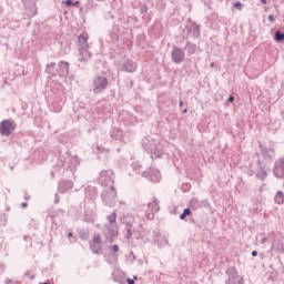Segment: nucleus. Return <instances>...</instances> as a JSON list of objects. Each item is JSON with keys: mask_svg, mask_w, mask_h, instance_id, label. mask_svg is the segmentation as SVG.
I'll use <instances>...</instances> for the list:
<instances>
[{"mask_svg": "<svg viewBox=\"0 0 284 284\" xmlns=\"http://www.w3.org/2000/svg\"><path fill=\"white\" fill-rule=\"evenodd\" d=\"M142 148L145 152L151 154V159H161V156H163V145L152 136L142 139Z\"/></svg>", "mask_w": 284, "mask_h": 284, "instance_id": "nucleus-1", "label": "nucleus"}, {"mask_svg": "<svg viewBox=\"0 0 284 284\" xmlns=\"http://www.w3.org/2000/svg\"><path fill=\"white\" fill-rule=\"evenodd\" d=\"M79 165V158L70 155V153H61L57 162V168H63L64 170H75Z\"/></svg>", "mask_w": 284, "mask_h": 284, "instance_id": "nucleus-2", "label": "nucleus"}, {"mask_svg": "<svg viewBox=\"0 0 284 284\" xmlns=\"http://www.w3.org/2000/svg\"><path fill=\"white\" fill-rule=\"evenodd\" d=\"M101 199L104 202V205H108L109 207H114L116 205V189H114V185H110L106 187L102 194Z\"/></svg>", "mask_w": 284, "mask_h": 284, "instance_id": "nucleus-3", "label": "nucleus"}, {"mask_svg": "<svg viewBox=\"0 0 284 284\" xmlns=\"http://www.w3.org/2000/svg\"><path fill=\"white\" fill-rule=\"evenodd\" d=\"M108 78L95 75L92 82L93 93L101 94L102 92H105V90L108 89Z\"/></svg>", "mask_w": 284, "mask_h": 284, "instance_id": "nucleus-4", "label": "nucleus"}, {"mask_svg": "<svg viewBox=\"0 0 284 284\" xmlns=\"http://www.w3.org/2000/svg\"><path fill=\"white\" fill-rule=\"evenodd\" d=\"M225 274L227 276V280L225 281L226 284H243V283H245V280H243V277L241 275H239V271L234 266L226 268Z\"/></svg>", "mask_w": 284, "mask_h": 284, "instance_id": "nucleus-5", "label": "nucleus"}, {"mask_svg": "<svg viewBox=\"0 0 284 284\" xmlns=\"http://www.w3.org/2000/svg\"><path fill=\"white\" fill-rule=\"evenodd\" d=\"M98 183L104 187L114 185V172L112 170L101 171L98 179Z\"/></svg>", "mask_w": 284, "mask_h": 284, "instance_id": "nucleus-6", "label": "nucleus"}, {"mask_svg": "<svg viewBox=\"0 0 284 284\" xmlns=\"http://www.w3.org/2000/svg\"><path fill=\"white\" fill-rule=\"evenodd\" d=\"M14 130H17V123L12 120H3L0 123V134L2 136H10Z\"/></svg>", "mask_w": 284, "mask_h": 284, "instance_id": "nucleus-7", "label": "nucleus"}, {"mask_svg": "<svg viewBox=\"0 0 284 284\" xmlns=\"http://www.w3.org/2000/svg\"><path fill=\"white\" fill-rule=\"evenodd\" d=\"M102 234L105 237L106 243H112L118 234L116 225L106 224L102 230Z\"/></svg>", "mask_w": 284, "mask_h": 284, "instance_id": "nucleus-8", "label": "nucleus"}, {"mask_svg": "<svg viewBox=\"0 0 284 284\" xmlns=\"http://www.w3.org/2000/svg\"><path fill=\"white\" fill-rule=\"evenodd\" d=\"M159 210H161V206H159V200L153 197L152 202L148 204L146 219L149 221H154V214H156Z\"/></svg>", "mask_w": 284, "mask_h": 284, "instance_id": "nucleus-9", "label": "nucleus"}, {"mask_svg": "<svg viewBox=\"0 0 284 284\" xmlns=\"http://www.w3.org/2000/svg\"><path fill=\"white\" fill-rule=\"evenodd\" d=\"M171 59L173 63H183L185 61V51L174 45L171 52Z\"/></svg>", "mask_w": 284, "mask_h": 284, "instance_id": "nucleus-10", "label": "nucleus"}, {"mask_svg": "<svg viewBox=\"0 0 284 284\" xmlns=\"http://www.w3.org/2000/svg\"><path fill=\"white\" fill-rule=\"evenodd\" d=\"M90 248L93 254H101V234L94 233L90 242Z\"/></svg>", "mask_w": 284, "mask_h": 284, "instance_id": "nucleus-11", "label": "nucleus"}, {"mask_svg": "<svg viewBox=\"0 0 284 284\" xmlns=\"http://www.w3.org/2000/svg\"><path fill=\"white\" fill-rule=\"evenodd\" d=\"M273 174L277 179H284V158H281L275 162Z\"/></svg>", "mask_w": 284, "mask_h": 284, "instance_id": "nucleus-12", "label": "nucleus"}, {"mask_svg": "<svg viewBox=\"0 0 284 284\" xmlns=\"http://www.w3.org/2000/svg\"><path fill=\"white\" fill-rule=\"evenodd\" d=\"M142 176H149L150 181H152L153 183H159V181H161V172L152 169H150V171L142 172Z\"/></svg>", "mask_w": 284, "mask_h": 284, "instance_id": "nucleus-13", "label": "nucleus"}, {"mask_svg": "<svg viewBox=\"0 0 284 284\" xmlns=\"http://www.w3.org/2000/svg\"><path fill=\"white\" fill-rule=\"evenodd\" d=\"M84 201H88V203H94L97 200V187L94 186H87L84 191Z\"/></svg>", "mask_w": 284, "mask_h": 284, "instance_id": "nucleus-14", "label": "nucleus"}, {"mask_svg": "<svg viewBox=\"0 0 284 284\" xmlns=\"http://www.w3.org/2000/svg\"><path fill=\"white\" fill-rule=\"evenodd\" d=\"M72 187H74V182L70 180H62L59 183L58 192H60V194H65V192H68V190H72Z\"/></svg>", "mask_w": 284, "mask_h": 284, "instance_id": "nucleus-15", "label": "nucleus"}, {"mask_svg": "<svg viewBox=\"0 0 284 284\" xmlns=\"http://www.w3.org/2000/svg\"><path fill=\"white\" fill-rule=\"evenodd\" d=\"M24 3L26 10L29 11V17H36L37 16V4L34 3V0H22Z\"/></svg>", "mask_w": 284, "mask_h": 284, "instance_id": "nucleus-16", "label": "nucleus"}, {"mask_svg": "<svg viewBox=\"0 0 284 284\" xmlns=\"http://www.w3.org/2000/svg\"><path fill=\"white\" fill-rule=\"evenodd\" d=\"M122 72H136V63L132 60H125L124 63L120 67Z\"/></svg>", "mask_w": 284, "mask_h": 284, "instance_id": "nucleus-17", "label": "nucleus"}, {"mask_svg": "<svg viewBox=\"0 0 284 284\" xmlns=\"http://www.w3.org/2000/svg\"><path fill=\"white\" fill-rule=\"evenodd\" d=\"M70 73V63L61 61L59 63L58 74L59 77H68Z\"/></svg>", "mask_w": 284, "mask_h": 284, "instance_id": "nucleus-18", "label": "nucleus"}, {"mask_svg": "<svg viewBox=\"0 0 284 284\" xmlns=\"http://www.w3.org/2000/svg\"><path fill=\"white\" fill-rule=\"evenodd\" d=\"M79 50H89L90 45L88 44V33H82L78 38Z\"/></svg>", "mask_w": 284, "mask_h": 284, "instance_id": "nucleus-19", "label": "nucleus"}, {"mask_svg": "<svg viewBox=\"0 0 284 284\" xmlns=\"http://www.w3.org/2000/svg\"><path fill=\"white\" fill-rule=\"evenodd\" d=\"M187 34H191L197 39V37H201V27H199L196 23H192L190 27H187Z\"/></svg>", "mask_w": 284, "mask_h": 284, "instance_id": "nucleus-20", "label": "nucleus"}, {"mask_svg": "<svg viewBox=\"0 0 284 284\" xmlns=\"http://www.w3.org/2000/svg\"><path fill=\"white\" fill-rule=\"evenodd\" d=\"M125 231H126V235L125 239L128 241H130L132 239V234H134V219H132L131 222H125Z\"/></svg>", "mask_w": 284, "mask_h": 284, "instance_id": "nucleus-21", "label": "nucleus"}, {"mask_svg": "<svg viewBox=\"0 0 284 284\" xmlns=\"http://www.w3.org/2000/svg\"><path fill=\"white\" fill-rule=\"evenodd\" d=\"M110 136L111 139H115V141H123V131L119 128L112 129Z\"/></svg>", "mask_w": 284, "mask_h": 284, "instance_id": "nucleus-22", "label": "nucleus"}, {"mask_svg": "<svg viewBox=\"0 0 284 284\" xmlns=\"http://www.w3.org/2000/svg\"><path fill=\"white\" fill-rule=\"evenodd\" d=\"M183 50L186 51L189 57H192V54H196V44H193L192 42L187 41Z\"/></svg>", "mask_w": 284, "mask_h": 284, "instance_id": "nucleus-23", "label": "nucleus"}, {"mask_svg": "<svg viewBox=\"0 0 284 284\" xmlns=\"http://www.w3.org/2000/svg\"><path fill=\"white\" fill-rule=\"evenodd\" d=\"M79 52H80L79 61H81V62L88 61L90 59V57H92V53H90V51H88V49H79Z\"/></svg>", "mask_w": 284, "mask_h": 284, "instance_id": "nucleus-24", "label": "nucleus"}, {"mask_svg": "<svg viewBox=\"0 0 284 284\" xmlns=\"http://www.w3.org/2000/svg\"><path fill=\"white\" fill-rule=\"evenodd\" d=\"M274 201H275V203H276L277 205H283V203H284V194H283L282 191H278V192L276 193Z\"/></svg>", "mask_w": 284, "mask_h": 284, "instance_id": "nucleus-25", "label": "nucleus"}, {"mask_svg": "<svg viewBox=\"0 0 284 284\" xmlns=\"http://www.w3.org/2000/svg\"><path fill=\"white\" fill-rule=\"evenodd\" d=\"M190 207H192L193 210H199V207H201V202H199V199L193 197L190 201Z\"/></svg>", "mask_w": 284, "mask_h": 284, "instance_id": "nucleus-26", "label": "nucleus"}, {"mask_svg": "<svg viewBox=\"0 0 284 284\" xmlns=\"http://www.w3.org/2000/svg\"><path fill=\"white\" fill-rule=\"evenodd\" d=\"M106 221L109 222V225H116V212L111 213Z\"/></svg>", "mask_w": 284, "mask_h": 284, "instance_id": "nucleus-27", "label": "nucleus"}, {"mask_svg": "<svg viewBox=\"0 0 284 284\" xmlns=\"http://www.w3.org/2000/svg\"><path fill=\"white\" fill-rule=\"evenodd\" d=\"M274 39L277 43H281L282 41H284V33L281 31H276Z\"/></svg>", "mask_w": 284, "mask_h": 284, "instance_id": "nucleus-28", "label": "nucleus"}, {"mask_svg": "<svg viewBox=\"0 0 284 284\" xmlns=\"http://www.w3.org/2000/svg\"><path fill=\"white\" fill-rule=\"evenodd\" d=\"M190 214H192V210L184 209L183 213L180 215V220L185 221V217L190 216Z\"/></svg>", "mask_w": 284, "mask_h": 284, "instance_id": "nucleus-29", "label": "nucleus"}, {"mask_svg": "<svg viewBox=\"0 0 284 284\" xmlns=\"http://www.w3.org/2000/svg\"><path fill=\"white\" fill-rule=\"evenodd\" d=\"M54 68H57V63L54 62L47 64V72H49V74H54Z\"/></svg>", "mask_w": 284, "mask_h": 284, "instance_id": "nucleus-30", "label": "nucleus"}, {"mask_svg": "<svg viewBox=\"0 0 284 284\" xmlns=\"http://www.w3.org/2000/svg\"><path fill=\"white\" fill-rule=\"evenodd\" d=\"M267 176V172H265V170L261 169L260 171H257L256 173V178L261 179L263 181V179H266Z\"/></svg>", "mask_w": 284, "mask_h": 284, "instance_id": "nucleus-31", "label": "nucleus"}, {"mask_svg": "<svg viewBox=\"0 0 284 284\" xmlns=\"http://www.w3.org/2000/svg\"><path fill=\"white\" fill-rule=\"evenodd\" d=\"M64 4H67L68 7H70V6H79V2H72V0H65Z\"/></svg>", "mask_w": 284, "mask_h": 284, "instance_id": "nucleus-32", "label": "nucleus"}, {"mask_svg": "<svg viewBox=\"0 0 284 284\" xmlns=\"http://www.w3.org/2000/svg\"><path fill=\"white\" fill-rule=\"evenodd\" d=\"M234 8H237V10H243V3H241L240 1H237V2L234 4Z\"/></svg>", "mask_w": 284, "mask_h": 284, "instance_id": "nucleus-33", "label": "nucleus"}, {"mask_svg": "<svg viewBox=\"0 0 284 284\" xmlns=\"http://www.w3.org/2000/svg\"><path fill=\"white\" fill-rule=\"evenodd\" d=\"M110 250H112L113 252H119V245L114 244L110 246Z\"/></svg>", "mask_w": 284, "mask_h": 284, "instance_id": "nucleus-34", "label": "nucleus"}, {"mask_svg": "<svg viewBox=\"0 0 284 284\" xmlns=\"http://www.w3.org/2000/svg\"><path fill=\"white\" fill-rule=\"evenodd\" d=\"M229 103H234V97L233 95H230L229 99H227Z\"/></svg>", "mask_w": 284, "mask_h": 284, "instance_id": "nucleus-35", "label": "nucleus"}, {"mask_svg": "<svg viewBox=\"0 0 284 284\" xmlns=\"http://www.w3.org/2000/svg\"><path fill=\"white\" fill-rule=\"evenodd\" d=\"M275 20L276 19L274 18V16H272V14L268 16V21L274 22Z\"/></svg>", "mask_w": 284, "mask_h": 284, "instance_id": "nucleus-36", "label": "nucleus"}, {"mask_svg": "<svg viewBox=\"0 0 284 284\" xmlns=\"http://www.w3.org/2000/svg\"><path fill=\"white\" fill-rule=\"evenodd\" d=\"M126 283H128V284H134V280L128 277V278H126Z\"/></svg>", "mask_w": 284, "mask_h": 284, "instance_id": "nucleus-37", "label": "nucleus"}, {"mask_svg": "<svg viewBox=\"0 0 284 284\" xmlns=\"http://www.w3.org/2000/svg\"><path fill=\"white\" fill-rule=\"evenodd\" d=\"M252 256H258V252H256V251H252Z\"/></svg>", "mask_w": 284, "mask_h": 284, "instance_id": "nucleus-38", "label": "nucleus"}, {"mask_svg": "<svg viewBox=\"0 0 284 284\" xmlns=\"http://www.w3.org/2000/svg\"><path fill=\"white\" fill-rule=\"evenodd\" d=\"M267 242V237H263L261 243H266Z\"/></svg>", "mask_w": 284, "mask_h": 284, "instance_id": "nucleus-39", "label": "nucleus"}, {"mask_svg": "<svg viewBox=\"0 0 284 284\" xmlns=\"http://www.w3.org/2000/svg\"><path fill=\"white\" fill-rule=\"evenodd\" d=\"M261 3H263V6H265L267 3V0H261Z\"/></svg>", "mask_w": 284, "mask_h": 284, "instance_id": "nucleus-40", "label": "nucleus"}, {"mask_svg": "<svg viewBox=\"0 0 284 284\" xmlns=\"http://www.w3.org/2000/svg\"><path fill=\"white\" fill-rule=\"evenodd\" d=\"M182 114H187V109H184V110L182 111Z\"/></svg>", "mask_w": 284, "mask_h": 284, "instance_id": "nucleus-41", "label": "nucleus"}, {"mask_svg": "<svg viewBox=\"0 0 284 284\" xmlns=\"http://www.w3.org/2000/svg\"><path fill=\"white\" fill-rule=\"evenodd\" d=\"M264 156H267L268 159H272V154H264Z\"/></svg>", "mask_w": 284, "mask_h": 284, "instance_id": "nucleus-42", "label": "nucleus"}, {"mask_svg": "<svg viewBox=\"0 0 284 284\" xmlns=\"http://www.w3.org/2000/svg\"><path fill=\"white\" fill-rule=\"evenodd\" d=\"M27 205H28V203L23 202V203L21 204V207H26Z\"/></svg>", "mask_w": 284, "mask_h": 284, "instance_id": "nucleus-43", "label": "nucleus"}, {"mask_svg": "<svg viewBox=\"0 0 284 284\" xmlns=\"http://www.w3.org/2000/svg\"><path fill=\"white\" fill-rule=\"evenodd\" d=\"M133 281H139V276L134 275Z\"/></svg>", "mask_w": 284, "mask_h": 284, "instance_id": "nucleus-44", "label": "nucleus"}, {"mask_svg": "<svg viewBox=\"0 0 284 284\" xmlns=\"http://www.w3.org/2000/svg\"><path fill=\"white\" fill-rule=\"evenodd\" d=\"M183 106V101H180V108Z\"/></svg>", "mask_w": 284, "mask_h": 284, "instance_id": "nucleus-45", "label": "nucleus"}, {"mask_svg": "<svg viewBox=\"0 0 284 284\" xmlns=\"http://www.w3.org/2000/svg\"><path fill=\"white\" fill-rule=\"evenodd\" d=\"M97 150H101V146L98 145V146H97Z\"/></svg>", "mask_w": 284, "mask_h": 284, "instance_id": "nucleus-46", "label": "nucleus"}, {"mask_svg": "<svg viewBox=\"0 0 284 284\" xmlns=\"http://www.w3.org/2000/svg\"><path fill=\"white\" fill-rule=\"evenodd\" d=\"M120 205H125V203H123V202H120Z\"/></svg>", "mask_w": 284, "mask_h": 284, "instance_id": "nucleus-47", "label": "nucleus"}, {"mask_svg": "<svg viewBox=\"0 0 284 284\" xmlns=\"http://www.w3.org/2000/svg\"><path fill=\"white\" fill-rule=\"evenodd\" d=\"M211 68H214V63H211Z\"/></svg>", "mask_w": 284, "mask_h": 284, "instance_id": "nucleus-48", "label": "nucleus"}, {"mask_svg": "<svg viewBox=\"0 0 284 284\" xmlns=\"http://www.w3.org/2000/svg\"><path fill=\"white\" fill-rule=\"evenodd\" d=\"M55 203H59V200L55 197Z\"/></svg>", "mask_w": 284, "mask_h": 284, "instance_id": "nucleus-49", "label": "nucleus"}, {"mask_svg": "<svg viewBox=\"0 0 284 284\" xmlns=\"http://www.w3.org/2000/svg\"><path fill=\"white\" fill-rule=\"evenodd\" d=\"M68 236H72V233H69Z\"/></svg>", "mask_w": 284, "mask_h": 284, "instance_id": "nucleus-50", "label": "nucleus"}, {"mask_svg": "<svg viewBox=\"0 0 284 284\" xmlns=\"http://www.w3.org/2000/svg\"><path fill=\"white\" fill-rule=\"evenodd\" d=\"M271 154H274V151L271 150Z\"/></svg>", "mask_w": 284, "mask_h": 284, "instance_id": "nucleus-51", "label": "nucleus"}, {"mask_svg": "<svg viewBox=\"0 0 284 284\" xmlns=\"http://www.w3.org/2000/svg\"><path fill=\"white\" fill-rule=\"evenodd\" d=\"M283 114H284V111H283Z\"/></svg>", "mask_w": 284, "mask_h": 284, "instance_id": "nucleus-52", "label": "nucleus"}]
</instances>
